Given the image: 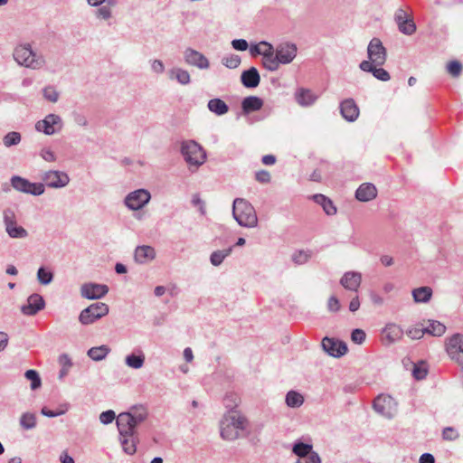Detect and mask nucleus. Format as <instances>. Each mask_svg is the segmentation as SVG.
<instances>
[{
	"label": "nucleus",
	"instance_id": "obj_1",
	"mask_svg": "<svg viewBox=\"0 0 463 463\" xmlns=\"http://www.w3.org/2000/svg\"><path fill=\"white\" fill-rule=\"evenodd\" d=\"M248 421L238 411H230L221 421V436L226 440H235L243 435Z\"/></svg>",
	"mask_w": 463,
	"mask_h": 463
},
{
	"label": "nucleus",
	"instance_id": "obj_2",
	"mask_svg": "<svg viewBox=\"0 0 463 463\" xmlns=\"http://www.w3.org/2000/svg\"><path fill=\"white\" fill-rule=\"evenodd\" d=\"M147 416L144 407H134L130 412H122L117 418L119 435L136 434L135 428Z\"/></svg>",
	"mask_w": 463,
	"mask_h": 463
},
{
	"label": "nucleus",
	"instance_id": "obj_3",
	"mask_svg": "<svg viewBox=\"0 0 463 463\" xmlns=\"http://www.w3.org/2000/svg\"><path fill=\"white\" fill-rule=\"evenodd\" d=\"M232 214L241 226L252 228L258 224L254 207L245 199L237 198L233 202Z\"/></svg>",
	"mask_w": 463,
	"mask_h": 463
},
{
	"label": "nucleus",
	"instance_id": "obj_4",
	"mask_svg": "<svg viewBox=\"0 0 463 463\" xmlns=\"http://www.w3.org/2000/svg\"><path fill=\"white\" fill-rule=\"evenodd\" d=\"M14 57L19 64L33 70L44 64L43 58L36 55L29 44L17 46L14 52Z\"/></svg>",
	"mask_w": 463,
	"mask_h": 463
},
{
	"label": "nucleus",
	"instance_id": "obj_5",
	"mask_svg": "<svg viewBox=\"0 0 463 463\" xmlns=\"http://www.w3.org/2000/svg\"><path fill=\"white\" fill-rule=\"evenodd\" d=\"M182 153L185 161L191 165L199 166L205 161L203 149L194 141L184 142L182 146Z\"/></svg>",
	"mask_w": 463,
	"mask_h": 463
},
{
	"label": "nucleus",
	"instance_id": "obj_6",
	"mask_svg": "<svg viewBox=\"0 0 463 463\" xmlns=\"http://www.w3.org/2000/svg\"><path fill=\"white\" fill-rule=\"evenodd\" d=\"M108 313L109 307L105 303L98 302L83 309L80 314L79 320L83 325H90Z\"/></svg>",
	"mask_w": 463,
	"mask_h": 463
},
{
	"label": "nucleus",
	"instance_id": "obj_7",
	"mask_svg": "<svg viewBox=\"0 0 463 463\" xmlns=\"http://www.w3.org/2000/svg\"><path fill=\"white\" fill-rule=\"evenodd\" d=\"M369 62L374 65H383L387 59V52L379 38H373L367 47Z\"/></svg>",
	"mask_w": 463,
	"mask_h": 463
},
{
	"label": "nucleus",
	"instance_id": "obj_8",
	"mask_svg": "<svg viewBox=\"0 0 463 463\" xmlns=\"http://www.w3.org/2000/svg\"><path fill=\"white\" fill-rule=\"evenodd\" d=\"M374 410L386 418L393 417L397 412V403L389 395L381 394L373 402Z\"/></svg>",
	"mask_w": 463,
	"mask_h": 463
},
{
	"label": "nucleus",
	"instance_id": "obj_9",
	"mask_svg": "<svg viewBox=\"0 0 463 463\" xmlns=\"http://www.w3.org/2000/svg\"><path fill=\"white\" fill-rule=\"evenodd\" d=\"M13 187L23 193L40 195L44 192L43 184L30 183L28 180L20 176H14L11 180Z\"/></svg>",
	"mask_w": 463,
	"mask_h": 463
},
{
	"label": "nucleus",
	"instance_id": "obj_10",
	"mask_svg": "<svg viewBox=\"0 0 463 463\" xmlns=\"http://www.w3.org/2000/svg\"><path fill=\"white\" fill-rule=\"evenodd\" d=\"M150 200V194L145 189L130 193L126 200V205L131 210H139Z\"/></svg>",
	"mask_w": 463,
	"mask_h": 463
},
{
	"label": "nucleus",
	"instance_id": "obj_11",
	"mask_svg": "<svg viewBox=\"0 0 463 463\" xmlns=\"http://www.w3.org/2000/svg\"><path fill=\"white\" fill-rule=\"evenodd\" d=\"M5 230L8 235L12 238H25L27 236V232L21 226H17L15 221V215L13 212L7 211L5 212Z\"/></svg>",
	"mask_w": 463,
	"mask_h": 463
},
{
	"label": "nucleus",
	"instance_id": "obj_12",
	"mask_svg": "<svg viewBox=\"0 0 463 463\" xmlns=\"http://www.w3.org/2000/svg\"><path fill=\"white\" fill-rule=\"evenodd\" d=\"M322 346L326 353L335 357L342 356L347 352L346 345L334 338L325 337L322 340Z\"/></svg>",
	"mask_w": 463,
	"mask_h": 463
},
{
	"label": "nucleus",
	"instance_id": "obj_13",
	"mask_svg": "<svg viewBox=\"0 0 463 463\" xmlns=\"http://www.w3.org/2000/svg\"><path fill=\"white\" fill-rule=\"evenodd\" d=\"M44 183L50 187H63L70 181L68 175L60 171H48L43 176Z\"/></svg>",
	"mask_w": 463,
	"mask_h": 463
},
{
	"label": "nucleus",
	"instance_id": "obj_14",
	"mask_svg": "<svg viewBox=\"0 0 463 463\" xmlns=\"http://www.w3.org/2000/svg\"><path fill=\"white\" fill-rule=\"evenodd\" d=\"M402 336V328L400 326L393 323L386 325V326L382 331V341L385 345L393 344L401 340Z\"/></svg>",
	"mask_w": 463,
	"mask_h": 463
},
{
	"label": "nucleus",
	"instance_id": "obj_15",
	"mask_svg": "<svg viewBox=\"0 0 463 463\" xmlns=\"http://www.w3.org/2000/svg\"><path fill=\"white\" fill-rule=\"evenodd\" d=\"M446 350L451 359L458 360L463 354V335L456 334L449 337L446 344Z\"/></svg>",
	"mask_w": 463,
	"mask_h": 463
},
{
	"label": "nucleus",
	"instance_id": "obj_16",
	"mask_svg": "<svg viewBox=\"0 0 463 463\" xmlns=\"http://www.w3.org/2000/svg\"><path fill=\"white\" fill-rule=\"evenodd\" d=\"M362 282V275L359 272H345L340 279V284L347 290L357 292Z\"/></svg>",
	"mask_w": 463,
	"mask_h": 463
},
{
	"label": "nucleus",
	"instance_id": "obj_17",
	"mask_svg": "<svg viewBox=\"0 0 463 463\" xmlns=\"http://www.w3.org/2000/svg\"><path fill=\"white\" fill-rule=\"evenodd\" d=\"M280 64L290 63L297 55V47L294 44H280L276 49Z\"/></svg>",
	"mask_w": 463,
	"mask_h": 463
},
{
	"label": "nucleus",
	"instance_id": "obj_18",
	"mask_svg": "<svg viewBox=\"0 0 463 463\" xmlns=\"http://www.w3.org/2000/svg\"><path fill=\"white\" fill-rule=\"evenodd\" d=\"M44 307V300L38 294L31 295L27 299V304L23 306L21 310L23 314L33 316Z\"/></svg>",
	"mask_w": 463,
	"mask_h": 463
},
{
	"label": "nucleus",
	"instance_id": "obj_19",
	"mask_svg": "<svg viewBox=\"0 0 463 463\" xmlns=\"http://www.w3.org/2000/svg\"><path fill=\"white\" fill-rule=\"evenodd\" d=\"M108 287L100 284H85L81 288V295L89 299L99 298L108 292Z\"/></svg>",
	"mask_w": 463,
	"mask_h": 463
},
{
	"label": "nucleus",
	"instance_id": "obj_20",
	"mask_svg": "<svg viewBox=\"0 0 463 463\" xmlns=\"http://www.w3.org/2000/svg\"><path fill=\"white\" fill-rule=\"evenodd\" d=\"M61 123L59 116L50 114L43 120L36 123L35 128L38 131H43L46 135H52L56 131L55 126Z\"/></svg>",
	"mask_w": 463,
	"mask_h": 463
},
{
	"label": "nucleus",
	"instance_id": "obj_21",
	"mask_svg": "<svg viewBox=\"0 0 463 463\" xmlns=\"http://www.w3.org/2000/svg\"><path fill=\"white\" fill-rule=\"evenodd\" d=\"M184 58L186 62L190 65L196 66L200 69H207L209 67V61L207 58L194 50H186Z\"/></svg>",
	"mask_w": 463,
	"mask_h": 463
},
{
	"label": "nucleus",
	"instance_id": "obj_22",
	"mask_svg": "<svg viewBox=\"0 0 463 463\" xmlns=\"http://www.w3.org/2000/svg\"><path fill=\"white\" fill-rule=\"evenodd\" d=\"M342 116L348 121H354L359 115V109L354 99H347L340 105Z\"/></svg>",
	"mask_w": 463,
	"mask_h": 463
},
{
	"label": "nucleus",
	"instance_id": "obj_23",
	"mask_svg": "<svg viewBox=\"0 0 463 463\" xmlns=\"http://www.w3.org/2000/svg\"><path fill=\"white\" fill-rule=\"evenodd\" d=\"M395 20L399 30L404 33L411 35L416 31V25L411 19H405V13L399 10L395 15Z\"/></svg>",
	"mask_w": 463,
	"mask_h": 463
},
{
	"label": "nucleus",
	"instance_id": "obj_24",
	"mask_svg": "<svg viewBox=\"0 0 463 463\" xmlns=\"http://www.w3.org/2000/svg\"><path fill=\"white\" fill-rule=\"evenodd\" d=\"M377 195L376 187L370 183L361 184L355 193V197L361 202H368L374 199Z\"/></svg>",
	"mask_w": 463,
	"mask_h": 463
},
{
	"label": "nucleus",
	"instance_id": "obj_25",
	"mask_svg": "<svg viewBox=\"0 0 463 463\" xmlns=\"http://www.w3.org/2000/svg\"><path fill=\"white\" fill-rule=\"evenodd\" d=\"M376 66L377 65L372 64V62L368 61H363L359 67L364 71L372 72L373 75L380 80H389L391 78L389 72L383 68H376Z\"/></svg>",
	"mask_w": 463,
	"mask_h": 463
},
{
	"label": "nucleus",
	"instance_id": "obj_26",
	"mask_svg": "<svg viewBox=\"0 0 463 463\" xmlns=\"http://www.w3.org/2000/svg\"><path fill=\"white\" fill-rule=\"evenodd\" d=\"M156 257L155 249L151 246H138L135 250V260L138 263H146Z\"/></svg>",
	"mask_w": 463,
	"mask_h": 463
},
{
	"label": "nucleus",
	"instance_id": "obj_27",
	"mask_svg": "<svg viewBox=\"0 0 463 463\" xmlns=\"http://www.w3.org/2000/svg\"><path fill=\"white\" fill-rule=\"evenodd\" d=\"M260 80V74L256 68L252 67L241 74V82L247 88H255Z\"/></svg>",
	"mask_w": 463,
	"mask_h": 463
},
{
	"label": "nucleus",
	"instance_id": "obj_28",
	"mask_svg": "<svg viewBox=\"0 0 463 463\" xmlns=\"http://www.w3.org/2000/svg\"><path fill=\"white\" fill-rule=\"evenodd\" d=\"M295 98H296L297 102L300 106H310L317 99V97L313 94V92L310 90L303 89V88L299 89L296 92Z\"/></svg>",
	"mask_w": 463,
	"mask_h": 463
},
{
	"label": "nucleus",
	"instance_id": "obj_29",
	"mask_svg": "<svg viewBox=\"0 0 463 463\" xmlns=\"http://www.w3.org/2000/svg\"><path fill=\"white\" fill-rule=\"evenodd\" d=\"M262 106H263L262 99L256 96L247 97L242 100V103H241L242 109L245 113L257 111V110L260 109Z\"/></svg>",
	"mask_w": 463,
	"mask_h": 463
},
{
	"label": "nucleus",
	"instance_id": "obj_30",
	"mask_svg": "<svg viewBox=\"0 0 463 463\" xmlns=\"http://www.w3.org/2000/svg\"><path fill=\"white\" fill-rule=\"evenodd\" d=\"M120 442L124 451L133 455L137 450V437L135 434L120 435Z\"/></svg>",
	"mask_w": 463,
	"mask_h": 463
},
{
	"label": "nucleus",
	"instance_id": "obj_31",
	"mask_svg": "<svg viewBox=\"0 0 463 463\" xmlns=\"http://www.w3.org/2000/svg\"><path fill=\"white\" fill-rule=\"evenodd\" d=\"M425 334H429L433 336H441L446 332V326L439 321L428 320L427 325L424 326Z\"/></svg>",
	"mask_w": 463,
	"mask_h": 463
},
{
	"label": "nucleus",
	"instance_id": "obj_32",
	"mask_svg": "<svg viewBox=\"0 0 463 463\" xmlns=\"http://www.w3.org/2000/svg\"><path fill=\"white\" fill-rule=\"evenodd\" d=\"M412 297L417 303H426L432 297V289L430 287H420L412 290Z\"/></svg>",
	"mask_w": 463,
	"mask_h": 463
},
{
	"label": "nucleus",
	"instance_id": "obj_33",
	"mask_svg": "<svg viewBox=\"0 0 463 463\" xmlns=\"http://www.w3.org/2000/svg\"><path fill=\"white\" fill-rule=\"evenodd\" d=\"M314 201L320 204L325 213L328 215H334L336 213V207L334 205L333 202L326 197L323 194H315L313 196Z\"/></svg>",
	"mask_w": 463,
	"mask_h": 463
},
{
	"label": "nucleus",
	"instance_id": "obj_34",
	"mask_svg": "<svg viewBox=\"0 0 463 463\" xmlns=\"http://www.w3.org/2000/svg\"><path fill=\"white\" fill-rule=\"evenodd\" d=\"M208 109L211 112L222 116L228 112L229 108L227 104L221 99H213L208 102Z\"/></svg>",
	"mask_w": 463,
	"mask_h": 463
},
{
	"label": "nucleus",
	"instance_id": "obj_35",
	"mask_svg": "<svg viewBox=\"0 0 463 463\" xmlns=\"http://www.w3.org/2000/svg\"><path fill=\"white\" fill-rule=\"evenodd\" d=\"M109 351V347L108 345H103L100 346L91 347L88 351V355L94 361H100L108 355Z\"/></svg>",
	"mask_w": 463,
	"mask_h": 463
},
{
	"label": "nucleus",
	"instance_id": "obj_36",
	"mask_svg": "<svg viewBox=\"0 0 463 463\" xmlns=\"http://www.w3.org/2000/svg\"><path fill=\"white\" fill-rule=\"evenodd\" d=\"M262 64L267 70L270 71H277L279 67L280 62L279 61L276 52L269 55L262 57Z\"/></svg>",
	"mask_w": 463,
	"mask_h": 463
},
{
	"label": "nucleus",
	"instance_id": "obj_37",
	"mask_svg": "<svg viewBox=\"0 0 463 463\" xmlns=\"http://www.w3.org/2000/svg\"><path fill=\"white\" fill-rule=\"evenodd\" d=\"M312 449V445L298 442L293 446L292 451L298 457V458H302L313 454L314 451Z\"/></svg>",
	"mask_w": 463,
	"mask_h": 463
},
{
	"label": "nucleus",
	"instance_id": "obj_38",
	"mask_svg": "<svg viewBox=\"0 0 463 463\" xmlns=\"http://www.w3.org/2000/svg\"><path fill=\"white\" fill-rule=\"evenodd\" d=\"M303 402V396L300 393L294 391L288 392L286 396V402L289 407H299L300 405H302Z\"/></svg>",
	"mask_w": 463,
	"mask_h": 463
},
{
	"label": "nucleus",
	"instance_id": "obj_39",
	"mask_svg": "<svg viewBox=\"0 0 463 463\" xmlns=\"http://www.w3.org/2000/svg\"><path fill=\"white\" fill-rule=\"evenodd\" d=\"M20 424L24 430L33 429L36 425V418L33 413H24L20 418Z\"/></svg>",
	"mask_w": 463,
	"mask_h": 463
},
{
	"label": "nucleus",
	"instance_id": "obj_40",
	"mask_svg": "<svg viewBox=\"0 0 463 463\" xmlns=\"http://www.w3.org/2000/svg\"><path fill=\"white\" fill-rule=\"evenodd\" d=\"M144 362L145 356L143 354H130L126 357L127 365L134 369L141 368L144 364Z\"/></svg>",
	"mask_w": 463,
	"mask_h": 463
},
{
	"label": "nucleus",
	"instance_id": "obj_41",
	"mask_svg": "<svg viewBox=\"0 0 463 463\" xmlns=\"http://www.w3.org/2000/svg\"><path fill=\"white\" fill-rule=\"evenodd\" d=\"M231 252H232V248L225 249L222 250L213 251L211 255L212 264L214 266L220 265L222 262V260H224V258L229 256L231 254Z\"/></svg>",
	"mask_w": 463,
	"mask_h": 463
},
{
	"label": "nucleus",
	"instance_id": "obj_42",
	"mask_svg": "<svg viewBox=\"0 0 463 463\" xmlns=\"http://www.w3.org/2000/svg\"><path fill=\"white\" fill-rule=\"evenodd\" d=\"M24 376L27 380L31 381V388L35 390L39 388L42 384L40 376L35 370H27L24 373Z\"/></svg>",
	"mask_w": 463,
	"mask_h": 463
},
{
	"label": "nucleus",
	"instance_id": "obj_43",
	"mask_svg": "<svg viewBox=\"0 0 463 463\" xmlns=\"http://www.w3.org/2000/svg\"><path fill=\"white\" fill-rule=\"evenodd\" d=\"M171 78L175 77L181 84H187L190 82V74L188 71L182 69H175L171 71Z\"/></svg>",
	"mask_w": 463,
	"mask_h": 463
},
{
	"label": "nucleus",
	"instance_id": "obj_44",
	"mask_svg": "<svg viewBox=\"0 0 463 463\" xmlns=\"http://www.w3.org/2000/svg\"><path fill=\"white\" fill-rule=\"evenodd\" d=\"M424 335V325H416L407 331V335L413 340L420 339L423 337Z\"/></svg>",
	"mask_w": 463,
	"mask_h": 463
},
{
	"label": "nucleus",
	"instance_id": "obj_45",
	"mask_svg": "<svg viewBox=\"0 0 463 463\" xmlns=\"http://www.w3.org/2000/svg\"><path fill=\"white\" fill-rule=\"evenodd\" d=\"M428 373L427 365L425 363L421 362L420 364H414V368L412 370V375L417 380H422L426 377Z\"/></svg>",
	"mask_w": 463,
	"mask_h": 463
},
{
	"label": "nucleus",
	"instance_id": "obj_46",
	"mask_svg": "<svg viewBox=\"0 0 463 463\" xmlns=\"http://www.w3.org/2000/svg\"><path fill=\"white\" fill-rule=\"evenodd\" d=\"M447 71L452 76V77H458L460 75L462 71V65L458 61H451L447 64Z\"/></svg>",
	"mask_w": 463,
	"mask_h": 463
},
{
	"label": "nucleus",
	"instance_id": "obj_47",
	"mask_svg": "<svg viewBox=\"0 0 463 463\" xmlns=\"http://www.w3.org/2000/svg\"><path fill=\"white\" fill-rule=\"evenodd\" d=\"M21 141V136L18 132H10L4 137V144L5 146L16 145Z\"/></svg>",
	"mask_w": 463,
	"mask_h": 463
},
{
	"label": "nucleus",
	"instance_id": "obj_48",
	"mask_svg": "<svg viewBox=\"0 0 463 463\" xmlns=\"http://www.w3.org/2000/svg\"><path fill=\"white\" fill-rule=\"evenodd\" d=\"M109 5H103L97 10V16L101 19H109L111 16L110 6L114 5L112 0L108 1Z\"/></svg>",
	"mask_w": 463,
	"mask_h": 463
},
{
	"label": "nucleus",
	"instance_id": "obj_49",
	"mask_svg": "<svg viewBox=\"0 0 463 463\" xmlns=\"http://www.w3.org/2000/svg\"><path fill=\"white\" fill-rule=\"evenodd\" d=\"M37 278L40 283L46 285L49 284L52 279V274L47 271L43 268H40L37 272Z\"/></svg>",
	"mask_w": 463,
	"mask_h": 463
},
{
	"label": "nucleus",
	"instance_id": "obj_50",
	"mask_svg": "<svg viewBox=\"0 0 463 463\" xmlns=\"http://www.w3.org/2000/svg\"><path fill=\"white\" fill-rule=\"evenodd\" d=\"M240 402V398L237 394H229L224 398V404L226 408L231 409V411H233L232 409L238 405Z\"/></svg>",
	"mask_w": 463,
	"mask_h": 463
},
{
	"label": "nucleus",
	"instance_id": "obj_51",
	"mask_svg": "<svg viewBox=\"0 0 463 463\" xmlns=\"http://www.w3.org/2000/svg\"><path fill=\"white\" fill-rule=\"evenodd\" d=\"M43 96L46 99H48L51 102H56L59 98L58 92L52 87H46L43 90Z\"/></svg>",
	"mask_w": 463,
	"mask_h": 463
},
{
	"label": "nucleus",
	"instance_id": "obj_52",
	"mask_svg": "<svg viewBox=\"0 0 463 463\" xmlns=\"http://www.w3.org/2000/svg\"><path fill=\"white\" fill-rule=\"evenodd\" d=\"M442 437L445 440H455L458 438V433L454 428L447 427L442 431Z\"/></svg>",
	"mask_w": 463,
	"mask_h": 463
},
{
	"label": "nucleus",
	"instance_id": "obj_53",
	"mask_svg": "<svg viewBox=\"0 0 463 463\" xmlns=\"http://www.w3.org/2000/svg\"><path fill=\"white\" fill-rule=\"evenodd\" d=\"M241 63V59L238 55H232L223 59V64L231 69L237 68Z\"/></svg>",
	"mask_w": 463,
	"mask_h": 463
},
{
	"label": "nucleus",
	"instance_id": "obj_54",
	"mask_svg": "<svg viewBox=\"0 0 463 463\" xmlns=\"http://www.w3.org/2000/svg\"><path fill=\"white\" fill-rule=\"evenodd\" d=\"M255 179L260 184H268L270 182V174L267 170H260L255 175Z\"/></svg>",
	"mask_w": 463,
	"mask_h": 463
},
{
	"label": "nucleus",
	"instance_id": "obj_55",
	"mask_svg": "<svg viewBox=\"0 0 463 463\" xmlns=\"http://www.w3.org/2000/svg\"><path fill=\"white\" fill-rule=\"evenodd\" d=\"M365 333L362 329H354L352 332L351 338L355 344H362L365 340Z\"/></svg>",
	"mask_w": 463,
	"mask_h": 463
},
{
	"label": "nucleus",
	"instance_id": "obj_56",
	"mask_svg": "<svg viewBox=\"0 0 463 463\" xmlns=\"http://www.w3.org/2000/svg\"><path fill=\"white\" fill-rule=\"evenodd\" d=\"M116 418V414L113 411L109 410L102 412L99 415V420L103 424L111 423Z\"/></svg>",
	"mask_w": 463,
	"mask_h": 463
},
{
	"label": "nucleus",
	"instance_id": "obj_57",
	"mask_svg": "<svg viewBox=\"0 0 463 463\" xmlns=\"http://www.w3.org/2000/svg\"><path fill=\"white\" fill-rule=\"evenodd\" d=\"M321 459L317 452H313V454L309 456H306L305 458H298L296 463H320Z\"/></svg>",
	"mask_w": 463,
	"mask_h": 463
},
{
	"label": "nucleus",
	"instance_id": "obj_58",
	"mask_svg": "<svg viewBox=\"0 0 463 463\" xmlns=\"http://www.w3.org/2000/svg\"><path fill=\"white\" fill-rule=\"evenodd\" d=\"M341 305L337 298L332 296L327 301V308L331 312H337L340 310Z\"/></svg>",
	"mask_w": 463,
	"mask_h": 463
},
{
	"label": "nucleus",
	"instance_id": "obj_59",
	"mask_svg": "<svg viewBox=\"0 0 463 463\" xmlns=\"http://www.w3.org/2000/svg\"><path fill=\"white\" fill-rule=\"evenodd\" d=\"M260 55H262V57L269 55L275 52L272 44L267 42H260Z\"/></svg>",
	"mask_w": 463,
	"mask_h": 463
},
{
	"label": "nucleus",
	"instance_id": "obj_60",
	"mask_svg": "<svg viewBox=\"0 0 463 463\" xmlns=\"http://www.w3.org/2000/svg\"><path fill=\"white\" fill-rule=\"evenodd\" d=\"M232 45L238 51H246L249 46L247 41L243 39L233 40L232 42Z\"/></svg>",
	"mask_w": 463,
	"mask_h": 463
},
{
	"label": "nucleus",
	"instance_id": "obj_61",
	"mask_svg": "<svg viewBox=\"0 0 463 463\" xmlns=\"http://www.w3.org/2000/svg\"><path fill=\"white\" fill-rule=\"evenodd\" d=\"M308 259V255L304 251H298L293 255V260L297 264L305 263Z\"/></svg>",
	"mask_w": 463,
	"mask_h": 463
},
{
	"label": "nucleus",
	"instance_id": "obj_62",
	"mask_svg": "<svg viewBox=\"0 0 463 463\" xmlns=\"http://www.w3.org/2000/svg\"><path fill=\"white\" fill-rule=\"evenodd\" d=\"M41 156L47 162H53L56 159L54 153L52 150L46 148L42 150Z\"/></svg>",
	"mask_w": 463,
	"mask_h": 463
},
{
	"label": "nucleus",
	"instance_id": "obj_63",
	"mask_svg": "<svg viewBox=\"0 0 463 463\" xmlns=\"http://www.w3.org/2000/svg\"><path fill=\"white\" fill-rule=\"evenodd\" d=\"M360 307V300H359V298L358 296H355L354 298H352V300L350 301V304H349V310L351 312H355L359 309Z\"/></svg>",
	"mask_w": 463,
	"mask_h": 463
},
{
	"label": "nucleus",
	"instance_id": "obj_64",
	"mask_svg": "<svg viewBox=\"0 0 463 463\" xmlns=\"http://www.w3.org/2000/svg\"><path fill=\"white\" fill-rule=\"evenodd\" d=\"M420 463H435V458L431 454L425 453L420 456Z\"/></svg>",
	"mask_w": 463,
	"mask_h": 463
}]
</instances>
